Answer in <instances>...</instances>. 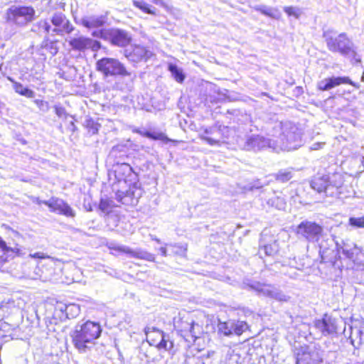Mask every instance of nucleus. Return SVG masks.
I'll use <instances>...</instances> for the list:
<instances>
[{
    "label": "nucleus",
    "instance_id": "b1692460",
    "mask_svg": "<svg viewBox=\"0 0 364 364\" xmlns=\"http://www.w3.org/2000/svg\"><path fill=\"white\" fill-rule=\"evenodd\" d=\"M132 168L130 165L127 163H123L117 166L116 168L114 173L115 176L117 178L118 181H120L122 180L125 181V178L123 177L126 173H130Z\"/></svg>",
    "mask_w": 364,
    "mask_h": 364
},
{
    "label": "nucleus",
    "instance_id": "9d476101",
    "mask_svg": "<svg viewBox=\"0 0 364 364\" xmlns=\"http://www.w3.org/2000/svg\"><path fill=\"white\" fill-rule=\"evenodd\" d=\"M22 255L23 251L20 245L15 244L14 247L9 246L4 238L0 236V267Z\"/></svg>",
    "mask_w": 364,
    "mask_h": 364
},
{
    "label": "nucleus",
    "instance_id": "f257e3e1",
    "mask_svg": "<svg viewBox=\"0 0 364 364\" xmlns=\"http://www.w3.org/2000/svg\"><path fill=\"white\" fill-rule=\"evenodd\" d=\"M328 49L333 53H338L341 55L348 57L352 64L361 63V58L353 48V44L346 33H342L337 36H333L328 33L323 34Z\"/></svg>",
    "mask_w": 364,
    "mask_h": 364
},
{
    "label": "nucleus",
    "instance_id": "473e14b6",
    "mask_svg": "<svg viewBox=\"0 0 364 364\" xmlns=\"http://www.w3.org/2000/svg\"><path fill=\"white\" fill-rule=\"evenodd\" d=\"M284 11L289 16H294L296 18H298L301 15V11L299 9L291 6H285L284 8Z\"/></svg>",
    "mask_w": 364,
    "mask_h": 364
},
{
    "label": "nucleus",
    "instance_id": "c85d7f7f",
    "mask_svg": "<svg viewBox=\"0 0 364 364\" xmlns=\"http://www.w3.org/2000/svg\"><path fill=\"white\" fill-rule=\"evenodd\" d=\"M292 178V173L290 171L281 170L274 176L277 181L286 183Z\"/></svg>",
    "mask_w": 364,
    "mask_h": 364
},
{
    "label": "nucleus",
    "instance_id": "dca6fc26",
    "mask_svg": "<svg viewBox=\"0 0 364 364\" xmlns=\"http://www.w3.org/2000/svg\"><path fill=\"white\" fill-rule=\"evenodd\" d=\"M195 321L193 319L186 316L178 318L176 322L175 328L181 334L182 333H193L194 332Z\"/></svg>",
    "mask_w": 364,
    "mask_h": 364
},
{
    "label": "nucleus",
    "instance_id": "c756f323",
    "mask_svg": "<svg viewBox=\"0 0 364 364\" xmlns=\"http://www.w3.org/2000/svg\"><path fill=\"white\" fill-rule=\"evenodd\" d=\"M133 53L139 60L146 59L149 55L146 48L139 45L134 46Z\"/></svg>",
    "mask_w": 364,
    "mask_h": 364
},
{
    "label": "nucleus",
    "instance_id": "72a5a7b5",
    "mask_svg": "<svg viewBox=\"0 0 364 364\" xmlns=\"http://www.w3.org/2000/svg\"><path fill=\"white\" fill-rule=\"evenodd\" d=\"M349 225L358 228H364V217L350 218Z\"/></svg>",
    "mask_w": 364,
    "mask_h": 364
},
{
    "label": "nucleus",
    "instance_id": "bb28decb",
    "mask_svg": "<svg viewBox=\"0 0 364 364\" xmlns=\"http://www.w3.org/2000/svg\"><path fill=\"white\" fill-rule=\"evenodd\" d=\"M114 206L113 200L109 198H102L99 203V209L107 213H110Z\"/></svg>",
    "mask_w": 364,
    "mask_h": 364
},
{
    "label": "nucleus",
    "instance_id": "f704fd0d",
    "mask_svg": "<svg viewBox=\"0 0 364 364\" xmlns=\"http://www.w3.org/2000/svg\"><path fill=\"white\" fill-rule=\"evenodd\" d=\"M100 31V38L107 41L109 42L112 28H102Z\"/></svg>",
    "mask_w": 364,
    "mask_h": 364
},
{
    "label": "nucleus",
    "instance_id": "aec40b11",
    "mask_svg": "<svg viewBox=\"0 0 364 364\" xmlns=\"http://www.w3.org/2000/svg\"><path fill=\"white\" fill-rule=\"evenodd\" d=\"M141 135L145 137H147L150 139H153V140H160L165 143L171 142L175 145H176L179 143V141L176 140V139H169L165 134H164L162 132L154 133V132H151L149 131H146V132H144L141 134Z\"/></svg>",
    "mask_w": 364,
    "mask_h": 364
},
{
    "label": "nucleus",
    "instance_id": "a211bd4d",
    "mask_svg": "<svg viewBox=\"0 0 364 364\" xmlns=\"http://www.w3.org/2000/svg\"><path fill=\"white\" fill-rule=\"evenodd\" d=\"M105 23V21L102 16L85 17L81 20V25L89 29L102 27Z\"/></svg>",
    "mask_w": 364,
    "mask_h": 364
},
{
    "label": "nucleus",
    "instance_id": "6e6552de",
    "mask_svg": "<svg viewBox=\"0 0 364 364\" xmlns=\"http://www.w3.org/2000/svg\"><path fill=\"white\" fill-rule=\"evenodd\" d=\"M50 22L54 26L53 32L56 35H69L75 30L70 21L62 12L55 13L51 16Z\"/></svg>",
    "mask_w": 364,
    "mask_h": 364
},
{
    "label": "nucleus",
    "instance_id": "cd10ccee",
    "mask_svg": "<svg viewBox=\"0 0 364 364\" xmlns=\"http://www.w3.org/2000/svg\"><path fill=\"white\" fill-rule=\"evenodd\" d=\"M100 124L93 119H87L85 123V127L91 134H96L98 132Z\"/></svg>",
    "mask_w": 364,
    "mask_h": 364
},
{
    "label": "nucleus",
    "instance_id": "6ab92c4d",
    "mask_svg": "<svg viewBox=\"0 0 364 364\" xmlns=\"http://www.w3.org/2000/svg\"><path fill=\"white\" fill-rule=\"evenodd\" d=\"M9 80L12 82L13 88L17 94L27 98H33L34 97V92L33 90L24 87L21 83L14 80L11 77H9Z\"/></svg>",
    "mask_w": 364,
    "mask_h": 364
},
{
    "label": "nucleus",
    "instance_id": "f3484780",
    "mask_svg": "<svg viewBox=\"0 0 364 364\" xmlns=\"http://www.w3.org/2000/svg\"><path fill=\"white\" fill-rule=\"evenodd\" d=\"M55 309L64 312L65 316L69 319L76 317L80 313L79 306L74 304L65 305L59 303L57 304Z\"/></svg>",
    "mask_w": 364,
    "mask_h": 364
},
{
    "label": "nucleus",
    "instance_id": "393cba45",
    "mask_svg": "<svg viewBox=\"0 0 364 364\" xmlns=\"http://www.w3.org/2000/svg\"><path fill=\"white\" fill-rule=\"evenodd\" d=\"M168 69L171 72V75H173L176 81H177L179 83H182L184 81L185 75L183 73V71L181 69H179L176 65L169 64L168 66Z\"/></svg>",
    "mask_w": 364,
    "mask_h": 364
},
{
    "label": "nucleus",
    "instance_id": "39448f33",
    "mask_svg": "<svg viewBox=\"0 0 364 364\" xmlns=\"http://www.w3.org/2000/svg\"><path fill=\"white\" fill-rule=\"evenodd\" d=\"M36 18V10L32 6H12L5 13V20L17 25H27Z\"/></svg>",
    "mask_w": 364,
    "mask_h": 364
},
{
    "label": "nucleus",
    "instance_id": "f03ea898",
    "mask_svg": "<svg viewBox=\"0 0 364 364\" xmlns=\"http://www.w3.org/2000/svg\"><path fill=\"white\" fill-rule=\"evenodd\" d=\"M102 333V328L99 323L87 321L79 330H75L72 336L74 346L80 353L86 352L88 345L97 339Z\"/></svg>",
    "mask_w": 364,
    "mask_h": 364
},
{
    "label": "nucleus",
    "instance_id": "20e7f679",
    "mask_svg": "<svg viewBox=\"0 0 364 364\" xmlns=\"http://www.w3.org/2000/svg\"><path fill=\"white\" fill-rule=\"evenodd\" d=\"M343 176L338 172L314 176L310 185L312 189L319 193H326L332 188L338 189L343 185Z\"/></svg>",
    "mask_w": 364,
    "mask_h": 364
},
{
    "label": "nucleus",
    "instance_id": "412c9836",
    "mask_svg": "<svg viewBox=\"0 0 364 364\" xmlns=\"http://www.w3.org/2000/svg\"><path fill=\"white\" fill-rule=\"evenodd\" d=\"M232 335L240 336L246 331H250V325L245 321H232Z\"/></svg>",
    "mask_w": 364,
    "mask_h": 364
},
{
    "label": "nucleus",
    "instance_id": "c03bdc74",
    "mask_svg": "<svg viewBox=\"0 0 364 364\" xmlns=\"http://www.w3.org/2000/svg\"><path fill=\"white\" fill-rule=\"evenodd\" d=\"M213 129L211 128H205L203 129V133L205 134H211L213 132Z\"/></svg>",
    "mask_w": 364,
    "mask_h": 364
},
{
    "label": "nucleus",
    "instance_id": "7c9ffc66",
    "mask_svg": "<svg viewBox=\"0 0 364 364\" xmlns=\"http://www.w3.org/2000/svg\"><path fill=\"white\" fill-rule=\"evenodd\" d=\"M39 30L43 31L46 33L48 34L51 31V26L48 19H40L36 24Z\"/></svg>",
    "mask_w": 364,
    "mask_h": 364
},
{
    "label": "nucleus",
    "instance_id": "423d86ee",
    "mask_svg": "<svg viewBox=\"0 0 364 364\" xmlns=\"http://www.w3.org/2000/svg\"><path fill=\"white\" fill-rule=\"evenodd\" d=\"M146 341L149 346L161 352L174 353V342L161 330L156 328H147L145 330Z\"/></svg>",
    "mask_w": 364,
    "mask_h": 364
},
{
    "label": "nucleus",
    "instance_id": "9b49d317",
    "mask_svg": "<svg viewBox=\"0 0 364 364\" xmlns=\"http://www.w3.org/2000/svg\"><path fill=\"white\" fill-rule=\"evenodd\" d=\"M42 203L47 205L53 213L66 217H74L75 215L71 207L63 199L52 197L48 200L43 201Z\"/></svg>",
    "mask_w": 364,
    "mask_h": 364
},
{
    "label": "nucleus",
    "instance_id": "0eeeda50",
    "mask_svg": "<svg viewBox=\"0 0 364 364\" xmlns=\"http://www.w3.org/2000/svg\"><path fill=\"white\" fill-rule=\"evenodd\" d=\"M296 234L309 242H318L323 235V228L316 222L305 220L298 225Z\"/></svg>",
    "mask_w": 364,
    "mask_h": 364
},
{
    "label": "nucleus",
    "instance_id": "4468645a",
    "mask_svg": "<svg viewBox=\"0 0 364 364\" xmlns=\"http://www.w3.org/2000/svg\"><path fill=\"white\" fill-rule=\"evenodd\" d=\"M131 42V37L128 33L119 28H112L109 43L118 47H125Z\"/></svg>",
    "mask_w": 364,
    "mask_h": 364
},
{
    "label": "nucleus",
    "instance_id": "7ed1b4c3",
    "mask_svg": "<svg viewBox=\"0 0 364 364\" xmlns=\"http://www.w3.org/2000/svg\"><path fill=\"white\" fill-rule=\"evenodd\" d=\"M96 70L105 78L125 77L130 75V72L119 59L112 57H103L96 61Z\"/></svg>",
    "mask_w": 364,
    "mask_h": 364
},
{
    "label": "nucleus",
    "instance_id": "ea45409f",
    "mask_svg": "<svg viewBox=\"0 0 364 364\" xmlns=\"http://www.w3.org/2000/svg\"><path fill=\"white\" fill-rule=\"evenodd\" d=\"M55 112L58 117H61L62 114H65V109L61 107H55Z\"/></svg>",
    "mask_w": 364,
    "mask_h": 364
},
{
    "label": "nucleus",
    "instance_id": "ddd939ff",
    "mask_svg": "<svg viewBox=\"0 0 364 364\" xmlns=\"http://www.w3.org/2000/svg\"><path fill=\"white\" fill-rule=\"evenodd\" d=\"M314 326L323 336L331 335L337 332V323L335 318L325 314L321 318L314 321Z\"/></svg>",
    "mask_w": 364,
    "mask_h": 364
},
{
    "label": "nucleus",
    "instance_id": "f8f14e48",
    "mask_svg": "<svg viewBox=\"0 0 364 364\" xmlns=\"http://www.w3.org/2000/svg\"><path fill=\"white\" fill-rule=\"evenodd\" d=\"M344 84L352 85L356 88L359 87V85L357 83L353 82L348 77L338 76L326 78L323 81H321L318 84L317 89L319 91L323 92L330 90L337 86Z\"/></svg>",
    "mask_w": 364,
    "mask_h": 364
},
{
    "label": "nucleus",
    "instance_id": "79ce46f5",
    "mask_svg": "<svg viewBox=\"0 0 364 364\" xmlns=\"http://www.w3.org/2000/svg\"><path fill=\"white\" fill-rule=\"evenodd\" d=\"M33 257H34V258H39V259H44V258H46L47 257L44 256L43 254H41L40 252H36L33 255Z\"/></svg>",
    "mask_w": 364,
    "mask_h": 364
},
{
    "label": "nucleus",
    "instance_id": "a19ab883",
    "mask_svg": "<svg viewBox=\"0 0 364 364\" xmlns=\"http://www.w3.org/2000/svg\"><path fill=\"white\" fill-rule=\"evenodd\" d=\"M343 253L348 257V258H353V253L350 252V250H343Z\"/></svg>",
    "mask_w": 364,
    "mask_h": 364
},
{
    "label": "nucleus",
    "instance_id": "2eb2a0df",
    "mask_svg": "<svg viewBox=\"0 0 364 364\" xmlns=\"http://www.w3.org/2000/svg\"><path fill=\"white\" fill-rule=\"evenodd\" d=\"M110 250L117 252V253H126L128 254L135 258L146 259L150 262L155 261V256L153 254H142L139 252H136L129 248H127L122 246H114L110 247Z\"/></svg>",
    "mask_w": 364,
    "mask_h": 364
},
{
    "label": "nucleus",
    "instance_id": "a878e982",
    "mask_svg": "<svg viewBox=\"0 0 364 364\" xmlns=\"http://www.w3.org/2000/svg\"><path fill=\"white\" fill-rule=\"evenodd\" d=\"M137 189L136 183H132L129 185V189L126 191H117L116 193V196L117 197V199L119 202H123V198L125 197H131L132 198L134 196V192Z\"/></svg>",
    "mask_w": 364,
    "mask_h": 364
},
{
    "label": "nucleus",
    "instance_id": "4c0bfd02",
    "mask_svg": "<svg viewBox=\"0 0 364 364\" xmlns=\"http://www.w3.org/2000/svg\"><path fill=\"white\" fill-rule=\"evenodd\" d=\"M34 103L40 109H48L49 108L48 102L43 100H35Z\"/></svg>",
    "mask_w": 364,
    "mask_h": 364
},
{
    "label": "nucleus",
    "instance_id": "37998d69",
    "mask_svg": "<svg viewBox=\"0 0 364 364\" xmlns=\"http://www.w3.org/2000/svg\"><path fill=\"white\" fill-rule=\"evenodd\" d=\"M159 250L163 256H166V248L165 247H160Z\"/></svg>",
    "mask_w": 364,
    "mask_h": 364
},
{
    "label": "nucleus",
    "instance_id": "c9c22d12",
    "mask_svg": "<svg viewBox=\"0 0 364 364\" xmlns=\"http://www.w3.org/2000/svg\"><path fill=\"white\" fill-rule=\"evenodd\" d=\"M264 252V254L267 256H272L276 253V250L272 244H267L261 247Z\"/></svg>",
    "mask_w": 364,
    "mask_h": 364
},
{
    "label": "nucleus",
    "instance_id": "5701e85b",
    "mask_svg": "<svg viewBox=\"0 0 364 364\" xmlns=\"http://www.w3.org/2000/svg\"><path fill=\"white\" fill-rule=\"evenodd\" d=\"M218 333L225 337L232 336V322L219 321L218 323Z\"/></svg>",
    "mask_w": 364,
    "mask_h": 364
},
{
    "label": "nucleus",
    "instance_id": "2f4dec72",
    "mask_svg": "<svg viewBox=\"0 0 364 364\" xmlns=\"http://www.w3.org/2000/svg\"><path fill=\"white\" fill-rule=\"evenodd\" d=\"M173 254L176 255H183L187 251L186 245L174 244L171 245Z\"/></svg>",
    "mask_w": 364,
    "mask_h": 364
},
{
    "label": "nucleus",
    "instance_id": "1a4fd4ad",
    "mask_svg": "<svg viewBox=\"0 0 364 364\" xmlns=\"http://www.w3.org/2000/svg\"><path fill=\"white\" fill-rule=\"evenodd\" d=\"M68 43L73 50L80 52H84L86 50L97 51L102 47L100 41L85 36L73 38L68 41Z\"/></svg>",
    "mask_w": 364,
    "mask_h": 364
},
{
    "label": "nucleus",
    "instance_id": "a18cd8bd",
    "mask_svg": "<svg viewBox=\"0 0 364 364\" xmlns=\"http://www.w3.org/2000/svg\"><path fill=\"white\" fill-rule=\"evenodd\" d=\"M93 37L100 38V31H95L92 33Z\"/></svg>",
    "mask_w": 364,
    "mask_h": 364
},
{
    "label": "nucleus",
    "instance_id": "e433bc0d",
    "mask_svg": "<svg viewBox=\"0 0 364 364\" xmlns=\"http://www.w3.org/2000/svg\"><path fill=\"white\" fill-rule=\"evenodd\" d=\"M200 139L206 141L208 144H210L211 146L218 145L220 144L219 140L208 137L205 135H200Z\"/></svg>",
    "mask_w": 364,
    "mask_h": 364
},
{
    "label": "nucleus",
    "instance_id": "58836bf2",
    "mask_svg": "<svg viewBox=\"0 0 364 364\" xmlns=\"http://www.w3.org/2000/svg\"><path fill=\"white\" fill-rule=\"evenodd\" d=\"M53 43V41H50L48 38H45L41 43L42 48H48L49 46H52Z\"/></svg>",
    "mask_w": 364,
    "mask_h": 364
},
{
    "label": "nucleus",
    "instance_id": "49530a36",
    "mask_svg": "<svg viewBox=\"0 0 364 364\" xmlns=\"http://www.w3.org/2000/svg\"><path fill=\"white\" fill-rule=\"evenodd\" d=\"M3 227H4L6 229H9V228L8 226H6V225H2Z\"/></svg>",
    "mask_w": 364,
    "mask_h": 364
},
{
    "label": "nucleus",
    "instance_id": "4be33fe9",
    "mask_svg": "<svg viewBox=\"0 0 364 364\" xmlns=\"http://www.w3.org/2000/svg\"><path fill=\"white\" fill-rule=\"evenodd\" d=\"M133 5L136 8L141 10L144 14H150V15H153V16L157 15L156 9L154 6L149 5V4H147L146 2L134 0Z\"/></svg>",
    "mask_w": 364,
    "mask_h": 364
}]
</instances>
